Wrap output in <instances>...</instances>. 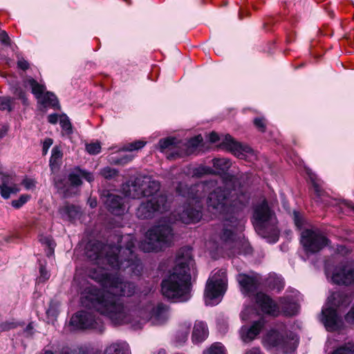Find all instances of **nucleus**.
Listing matches in <instances>:
<instances>
[{"label": "nucleus", "instance_id": "obj_1", "mask_svg": "<svg viewBox=\"0 0 354 354\" xmlns=\"http://www.w3.org/2000/svg\"><path fill=\"white\" fill-rule=\"evenodd\" d=\"M117 245L104 244L100 241H90L86 246V256L96 268L88 272L89 278L97 282L105 290H101L82 279L77 272L73 281L80 286L82 306L93 309L107 317L114 324L131 323L135 328H140L147 321L153 325H160L168 318V307L162 304L153 306L151 304L133 314L138 313V320L132 318L133 314L123 304L120 297H131L136 292L133 283L125 281L117 273L108 272L109 268L118 270L130 268L135 274L142 269V264L135 254L136 239L131 234H115Z\"/></svg>", "mask_w": 354, "mask_h": 354}, {"label": "nucleus", "instance_id": "obj_2", "mask_svg": "<svg viewBox=\"0 0 354 354\" xmlns=\"http://www.w3.org/2000/svg\"><path fill=\"white\" fill-rule=\"evenodd\" d=\"M249 196L236 189L218 187L209 192L207 198L208 207L215 214L223 215V228L219 236L221 243L232 248L236 245L238 231L243 230L239 218L240 212L248 205Z\"/></svg>", "mask_w": 354, "mask_h": 354}, {"label": "nucleus", "instance_id": "obj_3", "mask_svg": "<svg viewBox=\"0 0 354 354\" xmlns=\"http://www.w3.org/2000/svg\"><path fill=\"white\" fill-rule=\"evenodd\" d=\"M195 274V262L189 247L181 248L177 253L176 266L162 281V295L175 301H186L190 298L191 274Z\"/></svg>", "mask_w": 354, "mask_h": 354}, {"label": "nucleus", "instance_id": "obj_4", "mask_svg": "<svg viewBox=\"0 0 354 354\" xmlns=\"http://www.w3.org/2000/svg\"><path fill=\"white\" fill-rule=\"evenodd\" d=\"M217 185L216 180H209L195 184L189 187L180 183L176 187L177 193L187 198V204L178 214L179 220L185 224L194 223L200 221L202 217L201 201L207 192Z\"/></svg>", "mask_w": 354, "mask_h": 354}, {"label": "nucleus", "instance_id": "obj_5", "mask_svg": "<svg viewBox=\"0 0 354 354\" xmlns=\"http://www.w3.org/2000/svg\"><path fill=\"white\" fill-rule=\"evenodd\" d=\"M277 219L274 212L269 207L268 202L263 199L254 207L252 223L256 232L269 242L278 241L279 230Z\"/></svg>", "mask_w": 354, "mask_h": 354}, {"label": "nucleus", "instance_id": "obj_6", "mask_svg": "<svg viewBox=\"0 0 354 354\" xmlns=\"http://www.w3.org/2000/svg\"><path fill=\"white\" fill-rule=\"evenodd\" d=\"M174 241L171 223L166 218L160 219L146 233V240L140 243V249L145 252H158L170 247Z\"/></svg>", "mask_w": 354, "mask_h": 354}, {"label": "nucleus", "instance_id": "obj_7", "mask_svg": "<svg viewBox=\"0 0 354 354\" xmlns=\"http://www.w3.org/2000/svg\"><path fill=\"white\" fill-rule=\"evenodd\" d=\"M351 301V295L341 291L335 292L328 297L325 307L322 309L321 317V321L327 330L335 331L340 328L342 321L337 311L347 307Z\"/></svg>", "mask_w": 354, "mask_h": 354}, {"label": "nucleus", "instance_id": "obj_8", "mask_svg": "<svg viewBox=\"0 0 354 354\" xmlns=\"http://www.w3.org/2000/svg\"><path fill=\"white\" fill-rule=\"evenodd\" d=\"M160 189V183L151 176H144L135 178L131 184H127L123 187L126 196L131 198H140L142 197L157 198Z\"/></svg>", "mask_w": 354, "mask_h": 354}, {"label": "nucleus", "instance_id": "obj_9", "mask_svg": "<svg viewBox=\"0 0 354 354\" xmlns=\"http://www.w3.org/2000/svg\"><path fill=\"white\" fill-rule=\"evenodd\" d=\"M263 343L267 348H275L282 354H290L298 345V338L294 333L286 330L280 332L271 330L264 337Z\"/></svg>", "mask_w": 354, "mask_h": 354}, {"label": "nucleus", "instance_id": "obj_10", "mask_svg": "<svg viewBox=\"0 0 354 354\" xmlns=\"http://www.w3.org/2000/svg\"><path fill=\"white\" fill-rule=\"evenodd\" d=\"M227 286L226 270L220 269L214 272L207 280L205 290V302L206 305L218 304L225 294Z\"/></svg>", "mask_w": 354, "mask_h": 354}, {"label": "nucleus", "instance_id": "obj_11", "mask_svg": "<svg viewBox=\"0 0 354 354\" xmlns=\"http://www.w3.org/2000/svg\"><path fill=\"white\" fill-rule=\"evenodd\" d=\"M169 208L167 196L160 194L157 198H153L140 203L136 210V216L140 219L151 218L156 214L163 213Z\"/></svg>", "mask_w": 354, "mask_h": 354}, {"label": "nucleus", "instance_id": "obj_12", "mask_svg": "<svg viewBox=\"0 0 354 354\" xmlns=\"http://www.w3.org/2000/svg\"><path fill=\"white\" fill-rule=\"evenodd\" d=\"M329 242V239L319 230H305L301 232V243L306 252H318Z\"/></svg>", "mask_w": 354, "mask_h": 354}, {"label": "nucleus", "instance_id": "obj_13", "mask_svg": "<svg viewBox=\"0 0 354 354\" xmlns=\"http://www.w3.org/2000/svg\"><path fill=\"white\" fill-rule=\"evenodd\" d=\"M70 324L80 329L92 328L100 333L104 330V324L101 319L93 313L86 310L79 311L73 315Z\"/></svg>", "mask_w": 354, "mask_h": 354}, {"label": "nucleus", "instance_id": "obj_14", "mask_svg": "<svg viewBox=\"0 0 354 354\" xmlns=\"http://www.w3.org/2000/svg\"><path fill=\"white\" fill-rule=\"evenodd\" d=\"M102 199L107 209L114 215H122L128 209L126 198L120 195L110 193L109 191H104Z\"/></svg>", "mask_w": 354, "mask_h": 354}, {"label": "nucleus", "instance_id": "obj_15", "mask_svg": "<svg viewBox=\"0 0 354 354\" xmlns=\"http://www.w3.org/2000/svg\"><path fill=\"white\" fill-rule=\"evenodd\" d=\"M241 292L248 297L253 295L261 284V279L257 274L251 275L241 273L236 277Z\"/></svg>", "mask_w": 354, "mask_h": 354}, {"label": "nucleus", "instance_id": "obj_16", "mask_svg": "<svg viewBox=\"0 0 354 354\" xmlns=\"http://www.w3.org/2000/svg\"><path fill=\"white\" fill-rule=\"evenodd\" d=\"M332 281L338 285L348 286L354 283V266L350 263H341L336 266Z\"/></svg>", "mask_w": 354, "mask_h": 354}, {"label": "nucleus", "instance_id": "obj_17", "mask_svg": "<svg viewBox=\"0 0 354 354\" xmlns=\"http://www.w3.org/2000/svg\"><path fill=\"white\" fill-rule=\"evenodd\" d=\"M255 301L263 313L275 317L279 315V306L266 294L261 292H257Z\"/></svg>", "mask_w": 354, "mask_h": 354}, {"label": "nucleus", "instance_id": "obj_18", "mask_svg": "<svg viewBox=\"0 0 354 354\" xmlns=\"http://www.w3.org/2000/svg\"><path fill=\"white\" fill-rule=\"evenodd\" d=\"M203 140V139L201 135H198L190 138L185 144L182 145L183 150L176 153V154L174 153L169 154L168 159L174 160L196 153Z\"/></svg>", "mask_w": 354, "mask_h": 354}, {"label": "nucleus", "instance_id": "obj_19", "mask_svg": "<svg viewBox=\"0 0 354 354\" xmlns=\"http://www.w3.org/2000/svg\"><path fill=\"white\" fill-rule=\"evenodd\" d=\"M223 145L239 158H244L246 154L252 153V149L247 145L236 142L229 134L225 135Z\"/></svg>", "mask_w": 354, "mask_h": 354}, {"label": "nucleus", "instance_id": "obj_20", "mask_svg": "<svg viewBox=\"0 0 354 354\" xmlns=\"http://www.w3.org/2000/svg\"><path fill=\"white\" fill-rule=\"evenodd\" d=\"M265 326V320L260 318L254 322L250 327L243 326L240 330L241 338L245 343H248L256 338Z\"/></svg>", "mask_w": 354, "mask_h": 354}, {"label": "nucleus", "instance_id": "obj_21", "mask_svg": "<svg viewBox=\"0 0 354 354\" xmlns=\"http://www.w3.org/2000/svg\"><path fill=\"white\" fill-rule=\"evenodd\" d=\"M213 166L218 170L216 174H223L222 178L225 187H227L234 183V176L227 174L226 171L231 166L230 160L227 158H214L212 160Z\"/></svg>", "mask_w": 354, "mask_h": 354}, {"label": "nucleus", "instance_id": "obj_22", "mask_svg": "<svg viewBox=\"0 0 354 354\" xmlns=\"http://www.w3.org/2000/svg\"><path fill=\"white\" fill-rule=\"evenodd\" d=\"M19 189L13 183L12 178L2 171H0V194L3 198H10L11 194L17 193Z\"/></svg>", "mask_w": 354, "mask_h": 354}, {"label": "nucleus", "instance_id": "obj_23", "mask_svg": "<svg viewBox=\"0 0 354 354\" xmlns=\"http://www.w3.org/2000/svg\"><path fill=\"white\" fill-rule=\"evenodd\" d=\"M283 313L286 316L295 315L298 311V304L292 296L281 297L279 300Z\"/></svg>", "mask_w": 354, "mask_h": 354}, {"label": "nucleus", "instance_id": "obj_24", "mask_svg": "<svg viewBox=\"0 0 354 354\" xmlns=\"http://www.w3.org/2000/svg\"><path fill=\"white\" fill-rule=\"evenodd\" d=\"M208 334L207 324L202 321H196L193 328L192 342L194 343H201L207 337Z\"/></svg>", "mask_w": 354, "mask_h": 354}, {"label": "nucleus", "instance_id": "obj_25", "mask_svg": "<svg viewBox=\"0 0 354 354\" xmlns=\"http://www.w3.org/2000/svg\"><path fill=\"white\" fill-rule=\"evenodd\" d=\"M81 178H84L89 183L94 180V176L92 173L80 169H77L75 172H72L68 175V180L73 186H79L82 184Z\"/></svg>", "mask_w": 354, "mask_h": 354}, {"label": "nucleus", "instance_id": "obj_26", "mask_svg": "<svg viewBox=\"0 0 354 354\" xmlns=\"http://www.w3.org/2000/svg\"><path fill=\"white\" fill-rule=\"evenodd\" d=\"M129 346L125 342H115L106 347L104 354H129Z\"/></svg>", "mask_w": 354, "mask_h": 354}, {"label": "nucleus", "instance_id": "obj_27", "mask_svg": "<svg viewBox=\"0 0 354 354\" xmlns=\"http://www.w3.org/2000/svg\"><path fill=\"white\" fill-rule=\"evenodd\" d=\"M62 218L66 221H72L80 215V209L73 205H66L59 209Z\"/></svg>", "mask_w": 354, "mask_h": 354}, {"label": "nucleus", "instance_id": "obj_28", "mask_svg": "<svg viewBox=\"0 0 354 354\" xmlns=\"http://www.w3.org/2000/svg\"><path fill=\"white\" fill-rule=\"evenodd\" d=\"M24 84L28 85L31 88L32 93L37 100H39L42 95L46 92V86L44 84L39 83L32 77H28L24 81Z\"/></svg>", "mask_w": 354, "mask_h": 354}, {"label": "nucleus", "instance_id": "obj_29", "mask_svg": "<svg viewBox=\"0 0 354 354\" xmlns=\"http://www.w3.org/2000/svg\"><path fill=\"white\" fill-rule=\"evenodd\" d=\"M39 103L46 106H50L54 109H59V101L55 95L49 91H46L39 100H37Z\"/></svg>", "mask_w": 354, "mask_h": 354}, {"label": "nucleus", "instance_id": "obj_30", "mask_svg": "<svg viewBox=\"0 0 354 354\" xmlns=\"http://www.w3.org/2000/svg\"><path fill=\"white\" fill-rule=\"evenodd\" d=\"M176 144V138H167L165 139L160 140L158 142V146L160 151L161 152H164L166 149H169L171 151L170 153L167 154V156L171 153L176 154L177 152H180V150L176 149V147L174 146Z\"/></svg>", "mask_w": 354, "mask_h": 354}, {"label": "nucleus", "instance_id": "obj_31", "mask_svg": "<svg viewBox=\"0 0 354 354\" xmlns=\"http://www.w3.org/2000/svg\"><path fill=\"white\" fill-rule=\"evenodd\" d=\"M216 174V171L210 167L200 165L192 169V175L193 177L201 178L205 175Z\"/></svg>", "mask_w": 354, "mask_h": 354}, {"label": "nucleus", "instance_id": "obj_32", "mask_svg": "<svg viewBox=\"0 0 354 354\" xmlns=\"http://www.w3.org/2000/svg\"><path fill=\"white\" fill-rule=\"evenodd\" d=\"M59 124L65 134L71 135L73 133L72 124L66 114L59 116Z\"/></svg>", "mask_w": 354, "mask_h": 354}, {"label": "nucleus", "instance_id": "obj_33", "mask_svg": "<svg viewBox=\"0 0 354 354\" xmlns=\"http://www.w3.org/2000/svg\"><path fill=\"white\" fill-rule=\"evenodd\" d=\"M203 354H226V351L221 343L215 342L209 348L204 351Z\"/></svg>", "mask_w": 354, "mask_h": 354}, {"label": "nucleus", "instance_id": "obj_34", "mask_svg": "<svg viewBox=\"0 0 354 354\" xmlns=\"http://www.w3.org/2000/svg\"><path fill=\"white\" fill-rule=\"evenodd\" d=\"M268 280V284L272 289H277L278 291H280L284 287V282L280 277L270 276Z\"/></svg>", "mask_w": 354, "mask_h": 354}, {"label": "nucleus", "instance_id": "obj_35", "mask_svg": "<svg viewBox=\"0 0 354 354\" xmlns=\"http://www.w3.org/2000/svg\"><path fill=\"white\" fill-rule=\"evenodd\" d=\"M191 324L189 323H184L180 326V335L179 333L177 337L179 342L183 343L187 340Z\"/></svg>", "mask_w": 354, "mask_h": 354}, {"label": "nucleus", "instance_id": "obj_36", "mask_svg": "<svg viewBox=\"0 0 354 354\" xmlns=\"http://www.w3.org/2000/svg\"><path fill=\"white\" fill-rule=\"evenodd\" d=\"M40 242L48 247L46 252L47 256L50 257L54 253L55 243L50 236H42L39 239Z\"/></svg>", "mask_w": 354, "mask_h": 354}, {"label": "nucleus", "instance_id": "obj_37", "mask_svg": "<svg viewBox=\"0 0 354 354\" xmlns=\"http://www.w3.org/2000/svg\"><path fill=\"white\" fill-rule=\"evenodd\" d=\"M100 175L106 179L111 180L118 176V171L114 168L106 167L100 170Z\"/></svg>", "mask_w": 354, "mask_h": 354}, {"label": "nucleus", "instance_id": "obj_38", "mask_svg": "<svg viewBox=\"0 0 354 354\" xmlns=\"http://www.w3.org/2000/svg\"><path fill=\"white\" fill-rule=\"evenodd\" d=\"M14 99L9 97H0V109L2 111H11Z\"/></svg>", "mask_w": 354, "mask_h": 354}, {"label": "nucleus", "instance_id": "obj_39", "mask_svg": "<svg viewBox=\"0 0 354 354\" xmlns=\"http://www.w3.org/2000/svg\"><path fill=\"white\" fill-rule=\"evenodd\" d=\"M146 145V142L142 140H137L131 143H128L122 147V150L133 151L142 149Z\"/></svg>", "mask_w": 354, "mask_h": 354}, {"label": "nucleus", "instance_id": "obj_40", "mask_svg": "<svg viewBox=\"0 0 354 354\" xmlns=\"http://www.w3.org/2000/svg\"><path fill=\"white\" fill-rule=\"evenodd\" d=\"M333 354H354V344L348 343L337 348Z\"/></svg>", "mask_w": 354, "mask_h": 354}, {"label": "nucleus", "instance_id": "obj_41", "mask_svg": "<svg viewBox=\"0 0 354 354\" xmlns=\"http://www.w3.org/2000/svg\"><path fill=\"white\" fill-rule=\"evenodd\" d=\"M30 199V196L27 194L21 195L19 199L14 200L12 201V205L16 209H19L22 207Z\"/></svg>", "mask_w": 354, "mask_h": 354}, {"label": "nucleus", "instance_id": "obj_42", "mask_svg": "<svg viewBox=\"0 0 354 354\" xmlns=\"http://www.w3.org/2000/svg\"><path fill=\"white\" fill-rule=\"evenodd\" d=\"M86 150L89 154H97L101 150L100 144L99 142L87 144L86 145Z\"/></svg>", "mask_w": 354, "mask_h": 354}, {"label": "nucleus", "instance_id": "obj_43", "mask_svg": "<svg viewBox=\"0 0 354 354\" xmlns=\"http://www.w3.org/2000/svg\"><path fill=\"white\" fill-rule=\"evenodd\" d=\"M62 153L61 151L58 148L54 147L52 150V155L50 160V165L52 168L54 165L57 163V161L62 158Z\"/></svg>", "mask_w": 354, "mask_h": 354}, {"label": "nucleus", "instance_id": "obj_44", "mask_svg": "<svg viewBox=\"0 0 354 354\" xmlns=\"http://www.w3.org/2000/svg\"><path fill=\"white\" fill-rule=\"evenodd\" d=\"M18 324L15 322H5L0 324V330L1 331L9 330L18 326Z\"/></svg>", "mask_w": 354, "mask_h": 354}, {"label": "nucleus", "instance_id": "obj_45", "mask_svg": "<svg viewBox=\"0 0 354 354\" xmlns=\"http://www.w3.org/2000/svg\"><path fill=\"white\" fill-rule=\"evenodd\" d=\"M293 219L297 227L301 229L304 225V220L299 212H293Z\"/></svg>", "mask_w": 354, "mask_h": 354}, {"label": "nucleus", "instance_id": "obj_46", "mask_svg": "<svg viewBox=\"0 0 354 354\" xmlns=\"http://www.w3.org/2000/svg\"><path fill=\"white\" fill-rule=\"evenodd\" d=\"M254 124L256 127L261 132H264L266 129V121L263 118H257L254 120Z\"/></svg>", "mask_w": 354, "mask_h": 354}, {"label": "nucleus", "instance_id": "obj_47", "mask_svg": "<svg viewBox=\"0 0 354 354\" xmlns=\"http://www.w3.org/2000/svg\"><path fill=\"white\" fill-rule=\"evenodd\" d=\"M311 180L314 189V192L316 194L317 196L321 198L324 196V191L322 190L320 185L311 177Z\"/></svg>", "mask_w": 354, "mask_h": 354}, {"label": "nucleus", "instance_id": "obj_48", "mask_svg": "<svg viewBox=\"0 0 354 354\" xmlns=\"http://www.w3.org/2000/svg\"><path fill=\"white\" fill-rule=\"evenodd\" d=\"M21 183L26 189H32L36 186V181L30 178H26L23 180Z\"/></svg>", "mask_w": 354, "mask_h": 354}, {"label": "nucleus", "instance_id": "obj_49", "mask_svg": "<svg viewBox=\"0 0 354 354\" xmlns=\"http://www.w3.org/2000/svg\"><path fill=\"white\" fill-rule=\"evenodd\" d=\"M14 94L17 97V98L21 100L24 104H26L27 97L26 95V92L21 88H16Z\"/></svg>", "mask_w": 354, "mask_h": 354}, {"label": "nucleus", "instance_id": "obj_50", "mask_svg": "<svg viewBox=\"0 0 354 354\" xmlns=\"http://www.w3.org/2000/svg\"><path fill=\"white\" fill-rule=\"evenodd\" d=\"M39 273H40L39 281H45L46 280L48 279L50 277L49 272L46 270L45 267H44L43 266H40Z\"/></svg>", "mask_w": 354, "mask_h": 354}, {"label": "nucleus", "instance_id": "obj_51", "mask_svg": "<svg viewBox=\"0 0 354 354\" xmlns=\"http://www.w3.org/2000/svg\"><path fill=\"white\" fill-rule=\"evenodd\" d=\"M82 349H72L69 347H63L59 354H81Z\"/></svg>", "mask_w": 354, "mask_h": 354}, {"label": "nucleus", "instance_id": "obj_52", "mask_svg": "<svg viewBox=\"0 0 354 354\" xmlns=\"http://www.w3.org/2000/svg\"><path fill=\"white\" fill-rule=\"evenodd\" d=\"M345 321L348 324H354V304L344 317Z\"/></svg>", "mask_w": 354, "mask_h": 354}, {"label": "nucleus", "instance_id": "obj_53", "mask_svg": "<svg viewBox=\"0 0 354 354\" xmlns=\"http://www.w3.org/2000/svg\"><path fill=\"white\" fill-rule=\"evenodd\" d=\"M53 140L51 138H46L43 142L42 150L43 153L46 154L48 149L53 145Z\"/></svg>", "mask_w": 354, "mask_h": 354}, {"label": "nucleus", "instance_id": "obj_54", "mask_svg": "<svg viewBox=\"0 0 354 354\" xmlns=\"http://www.w3.org/2000/svg\"><path fill=\"white\" fill-rule=\"evenodd\" d=\"M0 42L6 45H9L10 37L6 31L0 32Z\"/></svg>", "mask_w": 354, "mask_h": 354}, {"label": "nucleus", "instance_id": "obj_55", "mask_svg": "<svg viewBox=\"0 0 354 354\" xmlns=\"http://www.w3.org/2000/svg\"><path fill=\"white\" fill-rule=\"evenodd\" d=\"M17 66L20 69L26 71L28 68L29 64L26 60L21 59L17 62Z\"/></svg>", "mask_w": 354, "mask_h": 354}, {"label": "nucleus", "instance_id": "obj_56", "mask_svg": "<svg viewBox=\"0 0 354 354\" xmlns=\"http://www.w3.org/2000/svg\"><path fill=\"white\" fill-rule=\"evenodd\" d=\"M59 116L60 115H59L57 113L50 114L48 116V121L50 124H55L57 122L58 120H59Z\"/></svg>", "mask_w": 354, "mask_h": 354}, {"label": "nucleus", "instance_id": "obj_57", "mask_svg": "<svg viewBox=\"0 0 354 354\" xmlns=\"http://www.w3.org/2000/svg\"><path fill=\"white\" fill-rule=\"evenodd\" d=\"M209 139L210 142H216L219 140V136L216 133L212 132L211 133H209Z\"/></svg>", "mask_w": 354, "mask_h": 354}, {"label": "nucleus", "instance_id": "obj_58", "mask_svg": "<svg viewBox=\"0 0 354 354\" xmlns=\"http://www.w3.org/2000/svg\"><path fill=\"white\" fill-rule=\"evenodd\" d=\"M245 354H263L260 349L257 347H254L245 352Z\"/></svg>", "mask_w": 354, "mask_h": 354}, {"label": "nucleus", "instance_id": "obj_59", "mask_svg": "<svg viewBox=\"0 0 354 354\" xmlns=\"http://www.w3.org/2000/svg\"><path fill=\"white\" fill-rule=\"evenodd\" d=\"M24 332L27 333V335H30L33 334V326L32 323L28 324V325L25 328Z\"/></svg>", "mask_w": 354, "mask_h": 354}, {"label": "nucleus", "instance_id": "obj_60", "mask_svg": "<svg viewBox=\"0 0 354 354\" xmlns=\"http://www.w3.org/2000/svg\"><path fill=\"white\" fill-rule=\"evenodd\" d=\"M252 310L251 308H245L241 314V318L243 319V320H247L248 319V314Z\"/></svg>", "mask_w": 354, "mask_h": 354}, {"label": "nucleus", "instance_id": "obj_61", "mask_svg": "<svg viewBox=\"0 0 354 354\" xmlns=\"http://www.w3.org/2000/svg\"><path fill=\"white\" fill-rule=\"evenodd\" d=\"M343 205L354 212V204H353L351 202L344 201Z\"/></svg>", "mask_w": 354, "mask_h": 354}, {"label": "nucleus", "instance_id": "obj_62", "mask_svg": "<svg viewBox=\"0 0 354 354\" xmlns=\"http://www.w3.org/2000/svg\"><path fill=\"white\" fill-rule=\"evenodd\" d=\"M337 250L339 252H348L346 248L344 245L338 246Z\"/></svg>", "mask_w": 354, "mask_h": 354}, {"label": "nucleus", "instance_id": "obj_63", "mask_svg": "<svg viewBox=\"0 0 354 354\" xmlns=\"http://www.w3.org/2000/svg\"><path fill=\"white\" fill-rule=\"evenodd\" d=\"M89 204L91 207H95L97 206V201L95 199H90Z\"/></svg>", "mask_w": 354, "mask_h": 354}, {"label": "nucleus", "instance_id": "obj_64", "mask_svg": "<svg viewBox=\"0 0 354 354\" xmlns=\"http://www.w3.org/2000/svg\"><path fill=\"white\" fill-rule=\"evenodd\" d=\"M39 354H55L52 351L43 349Z\"/></svg>", "mask_w": 354, "mask_h": 354}]
</instances>
